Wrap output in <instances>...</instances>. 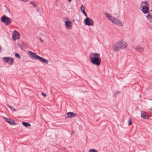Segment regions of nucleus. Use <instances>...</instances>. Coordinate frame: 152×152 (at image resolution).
<instances>
[{
  "instance_id": "f257e3e1",
  "label": "nucleus",
  "mask_w": 152,
  "mask_h": 152,
  "mask_svg": "<svg viewBox=\"0 0 152 152\" xmlns=\"http://www.w3.org/2000/svg\"><path fill=\"white\" fill-rule=\"evenodd\" d=\"M127 44L125 41H119L115 42L112 46V49L114 52H117L126 48Z\"/></svg>"
},
{
  "instance_id": "f03ea898",
  "label": "nucleus",
  "mask_w": 152,
  "mask_h": 152,
  "mask_svg": "<svg viewBox=\"0 0 152 152\" xmlns=\"http://www.w3.org/2000/svg\"><path fill=\"white\" fill-rule=\"evenodd\" d=\"M89 58L91 62L93 64L99 66L101 64V60L100 54L98 53H92L90 54Z\"/></svg>"
},
{
  "instance_id": "7ed1b4c3",
  "label": "nucleus",
  "mask_w": 152,
  "mask_h": 152,
  "mask_svg": "<svg viewBox=\"0 0 152 152\" xmlns=\"http://www.w3.org/2000/svg\"><path fill=\"white\" fill-rule=\"evenodd\" d=\"M104 14L107 18L113 23L121 26H123V25L121 22L117 18L113 17L111 14L107 12H105Z\"/></svg>"
},
{
  "instance_id": "20e7f679",
  "label": "nucleus",
  "mask_w": 152,
  "mask_h": 152,
  "mask_svg": "<svg viewBox=\"0 0 152 152\" xmlns=\"http://www.w3.org/2000/svg\"><path fill=\"white\" fill-rule=\"evenodd\" d=\"M1 20L2 22L6 23V25L10 24L12 21L11 19L5 15L2 17Z\"/></svg>"
},
{
  "instance_id": "39448f33",
  "label": "nucleus",
  "mask_w": 152,
  "mask_h": 152,
  "mask_svg": "<svg viewBox=\"0 0 152 152\" xmlns=\"http://www.w3.org/2000/svg\"><path fill=\"white\" fill-rule=\"evenodd\" d=\"M84 23L86 25L93 26L94 24V22L92 19L87 18L84 20Z\"/></svg>"
},
{
  "instance_id": "423d86ee",
  "label": "nucleus",
  "mask_w": 152,
  "mask_h": 152,
  "mask_svg": "<svg viewBox=\"0 0 152 152\" xmlns=\"http://www.w3.org/2000/svg\"><path fill=\"white\" fill-rule=\"evenodd\" d=\"M28 53L31 59L34 60H38L40 57L39 56L37 55L35 53L30 51H28Z\"/></svg>"
},
{
  "instance_id": "0eeeda50",
  "label": "nucleus",
  "mask_w": 152,
  "mask_h": 152,
  "mask_svg": "<svg viewBox=\"0 0 152 152\" xmlns=\"http://www.w3.org/2000/svg\"><path fill=\"white\" fill-rule=\"evenodd\" d=\"M20 35L19 33L16 31H15L12 35V38L14 41H15L17 39L20 38Z\"/></svg>"
},
{
  "instance_id": "6e6552de",
  "label": "nucleus",
  "mask_w": 152,
  "mask_h": 152,
  "mask_svg": "<svg viewBox=\"0 0 152 152\" xmlns=\"http://www.w3.org/2000/svg\"><path fill=\"white\" fill-rule=\"evenodd\" d=\"M147 20L150 23H152V10L149 11L147 16Z\"/></svg>"
},
{
  "instance_id": "1a4fd4ad",
  "label": "nucleus",
  "mask_w": 152,
  "mask_h": 152,
  "mask_svg": "<svg viewBox=\"0 0 152 152\" xmlns=\"http://www.w3.org/2000/svg\"><path fill=\"white\" fill-rule=\"evenodd\" d=\"M3 118L6 122H8L10 124L12 125H15L16 124L14 121L11 119L10 118H7L4 116L3 117Z\"/></svg>"
},
{
  "instance_id": "9d476101",
  "label": "nucleus",
  "mask_w": 152,
  "mask_h": 152,
  "mask_svg": "<svg viewBox=\"0 0 152 152\" xmlns=\"http://www.w3.org/2000/svg\"><path fill=\"white\" fill-rule=\"evenodd\" d=\"M147 113L144 111H141V117L144 118L148 119L150 117V116L149 115H147Z\"/></svg>"
},
{
  "instance_id": "9b49d317",
  "label": "nucleus",
  "mask_w": 152,
  "mask_h": 152,
  "mask_svg": "<svg viewBox=\"0 0 152 152\" xmlns=\"http://www.w3.org/2000/svg\"><path fill=\"white\" fill-rule=\"evenodd\" d=\"M71 21L67 20L65 22V24L66 27L70 29L72 27Z\"/></svg>"
},
{
  "instance_id": "f8f14e48",
  "label": "nucleus",
  "mask_w": 152,
  "mask_h": 152,
  "mask_svg": "<svg viewBox=\"0 0 152 152\" xmlns=\"http://www.w3.org/2000/svg\"><path fill=\"white\" fill-rule=\"evenodd\" d=\"M67 116L66 118L74 117L76 116V114L73 112H69L66 113Z\"/></svg>"
},
{
  "instance_id": "ddd939ff",
  "label": "nucleus",
  "mask_w": 152,
  "mask_h": 152,
  "mask_svg": "<svg viewBox=\"0 0 152 152\" xmlns=\"http://www.w3.org/2000/svg\"><path fill=\"white\" fill-rule=\"evenodd\" d=\"M38 60L41 62H43L44 63L46 64H48L49 63V62L48 60L45 59L43 58L40 56L39 57Z\"/></svg>"
},
{
  "instance_id": "4468645a",
  "label": "nucleus",
  "mask_w": 152,
  "mask_h": 152,
  "mask_svg": "<svg viewBox=\"0 0 152 152\" xmlns=\"http://www.w3.org/2000/svg\"><path fill=\"white\" fill-rule=\"evenodd\" d=\"M142 10L144 13H148L149 12L148 8L145 6H144L143 7Z\"/></svg>"
},
{
  "instance_id": "2eb2a0df",
  "label": "nucleus",
  "mask_w": 152,
  "mask_h": 152,
  "mask_svg": "<svg viewBox=\"0 0 152 152\" xmlns=\"http://www.w3.org/2000/svg\"><path fill=\"white\" fill-rule=\"evenodd\" d=\"M135 49L137 51L140 52H142L144 50V48L140 46H137L135 48Z\"/></svg>"
},
{
  "instance_id": "dca6fc26",
  "label": "nucleus",
  "mask_w": 152,
  "mask_h": 152,
  "mask_svg": "<svg viewBox=\"0 0 152 152\" xmlns=\"http://www.w3.org/2000/svg\"><path fill=\"white\" fill-rule=\"evenodd\" d=\"M22 124L26 127H27L28 126H31L30 124L27 122H23Z\"/></svg>"
},
{
  "instance_id": "f3484780",
  "label": "nucleus",
  "mask_w": 152,
  "mask_h": 152,
  "mask_svg": "<svg viewBox=\"0 0 152 152\" xmlns=\"http://www.w3.org/2000/svg\"><path fill=\"white\" fill-rule=\"evenodd\" d=\"M9 61V64L10 65L12 64L13 63L14 59L10 58Z\"/></svg>"
},
{
  "instance_id": "a211bd4d",
  "label": "nucleus",
  "mask_w": 152,
  "mask_h": 152,
  "mask_svg": "<svg viewBox=\"0 0 152 152\" xmlns=\"http://www.w3.org/2000/svg\"><path fill=\"white\" fill-rule=\"evenodd\" d=\"M10 57H4L3 60L4 61L7 62L9 61Z\"/></svg>"
},
{
  "instance_id": "6ab92c4d",
  "label": "nucleus",
  "mask_w": 152,
  "mask_h": 152,
  "mask_svg": "<svg viewBox=\"0 0 152 152\" xmlns=\"http://www.w3.org/2000/svg\"><path fill=\"white\" fill-rule=\"evenodd\" d=\"M7 106L10 108L11 111H16L15 108L9 105H7Z\"/></svg>"
},
{
  "instance_id": "aec40b11",
  "label": "nucleus",
  "mask_w": 152,
  "mask_h": 152,
  "mask_svg": "<svg viewBox=\"0 0 152 152\" xmlns=\"http://www.w3.org/2000/svg\"><path fill=\"white\" fill-rule=\"evenodd\" d=\"M30 4H32V6L34 7H35L37 5L35 2L33 1H31L30 2Z\"/></svg>"
},
{
  "instance_id": "412c9836",
  "label": "nucleus",
  "mask_w": 152,
  "mask_h": 152,
  "mask_svg": "<svg viewBox=\"0 0 152 152\" xmlns=\"http://www.w3.org/2000/svg\"><path fill=\"white\" fill-rule=\"evenodd\" d=\"M80 10L81 12L85 10V7L83 5L81 6L80 8Z\"/></svg>"
},
{
  "instance_id": "4be33fe9",
  "label": "nucleus",
  "mask_w": 152,
  "mask_h": 152,
  "mask_svg": "<svg viewBox=\"0 0 152 152\" xmlns=\"http://www.w3.org/2000/svg\"><path fill=\"white\" fill-rule=\"evenodd\" d=\"M89 152H98L96 150L93 149H91L89 150Z\"/></svg>"
},
{
  "instance_id": "5701e85b",
  "label": "nucleus",
  "mask_w": 152,
  "mask_h": 152,
  "mask_svg": "<svg viewBox=\"0 0 152 152\" xmlns=\"http://www.w3.org/2000/svg\"><path fill=\"white\" fill-rule=\"evenodd\" d=\"M128 125H130L132 124V120L131 118H129L128 120Z\"/></svg>"
},
{
  "instance_id": "b1692460",
  "label": "nucleus",
  "mask_w": 152,
  "mask_h": 152,
  "mask_svg": "<svg viewBox=\"0 0 152 152\" xmlns=\"http://www.w3.org/2000/svg\"><path fill=\"white\" fill-rule=\"evenodd\" d=\"M15 55L16 57L19 58V59L20 58V57L18 53H15Z\"/></svg>"
},
{
  "instance_id": "393cba45",
  "label": "nucleus",
  "mask_w": 152,
  "mask_h": 152,
  "mask_svg": "<svg viewBox=\"0 0 152 152\" xmlns=\"http://www.w3.org/2000/svg\"><path fill=\"white\" fill-rule=\"evenodd\" d=\"M143 3L144 4L146 5H148V3L147 1H144L143 2Z\"/></svg>"
},
{
  "instance_id": "a878e982",
  "label": "nucleus",
  "mask_w": 152,
  "mask_h": 152,
  "mask_svg": "<svg viewBox=\"0 0 152 152\" xmlns=\"http://www.w3.org/2000/svg\"><path fill=\"white\" fill-rule=\"evenodd\" d=\"M82 12V13H83V14L84 15L86 16V17H87V15L86 14V12H85V11H83Z\"/></svg>"
},
{
  "instance_id": "bb28decb",
  "label": "nucleus",
  "mask_w": 152,
  "mask_h": 152,
  "mask_svg": "<svg viewBox=\"0 0 152 152\" xmlns=\"http://www.w3.org/2000/svg\"><path fill=\"white\" fill-rule=\"evenodd\" d=\"M41 94L43 96H44L45 97L46 96V94H45L43 92L41 93Z\"/></svg>"
},
{
  "instance_id": "cd10ccee",
  "label": "nucleus",
  "mask_w": 152,
  "mask_h": 152,
  "mask_svg": "<svg viewBox=\"0 0 152 152\" xmlns=\"http://www.w3.org/2000/svg\"><path fill=\"white\" fill-rule=\"evenodd\" d=\"M39 39L40 40V41H41V42H43V40H42V39L41 38L39 37Z\"/></svg>"
},
{
  "instance_id": "c85d7f7f",
  "label": "nucleus",
  "mask_w": 152,
  "mask_h": 152,
  "mask_svg": "<svg viewBox=\"0 0 152 152\" xmlns=\"http://www.w3.org/2000/svg\"><path fill=\"white\" fill-rule=\"evenodd\" d=\"M150 113L151 115L152 116V109L151 110Z\"/></svg>"
},
{
  "instance_id": "c756f323",
  "label": "nucleus",
  "mask_w": 152,
  "mask_h": 152,
  "mask_svg": "<svg viewBox=\"0 0 152 152\" xmlns=\"http://www.w3.org/2000/svg\"><path fill=\"white\" fill-rule=\"evenodd\" d=\"M69 2H70L72 0H68Z\"/></svg>"
},
{
  "instance_id": "7c9ffc66",
  "label": "nucleus",
  "mask_w": 152,
  "mask_h": 152,
  "mask_svg": "<svg viewBox=\"0 0 152 152\" xmlns=\"http://www.w3.org/2000/svg\"><path fill=\"white\" fill-rule=\"evenodd\" d=\"M1 46H0V50H1Z\"/></svg>"
}]
</instances>
